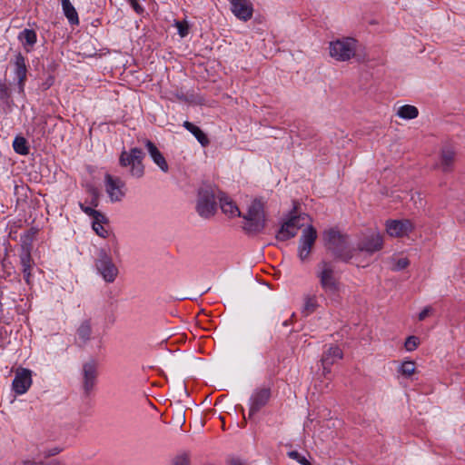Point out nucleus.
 Instances as JSON below:
<instances>
[{"instance_id": "1", "label": "nucleus", "mask_w": 465, "mask_h": 465, "mask_svg": "<svg viewBox=\"0 0 465 465\" xmlns=\"http://www.w3.org/2000/svg\"><path fill=\"white\" fill-rule=\"evenodd\" d=\"M322 239L325 247L337 258L348 262L353 257L355 249L350 246L347 234L335 228H330L322 232Z\"/></svg>"}, {"instance_id": "2", "label": "nucleus", "mask_w": 465, "mask_h": 465, "mask_svg": "<svg viewBox=\"0 0 465 465\" xmlns=\"http://www.w3.org/2000/svg\"><path fill=\"white\" fill-rule=\"evenodd\" d=\"M316 276L319 279L322 289L328 297L332 301H338L340 282L334 270V265L330 262L322 261L318 264Z\"/></svg>"}, {"instance_id": "3", "label": "nucleus", "mask_w": 465, "mask_h": 465, "mask_svg": "<svg viewBox=\"0 0 465 465\" xmlns=\"http://www.w3.org/2000/svg\"><path fill=\"white\" fill-rule=\"evenodd\" d=\"M241 217L244 220L242 229L247 233L256 234L262 232L266 224L263 203L260 199H254L248 207L247 213Z\"/></svg>"}, {"instance_id": "4", "label": "nucleus", "mask_w": 465, "mask_h": 465, "mask_svg": "<svg viewBox=\"0 0 465 465\" xmlns=\"http://www.w3.org/2000/svg\"><path fill=\"white\" fill-rule=\"evenodd\" d=\"M144 153L142 149L134 147L129 151H123L119 157V164L128 168L129 174L134 178H141L144 174L143 160Z\"/></svg>"}, {"instance_id": "5", "label": "nucleus", "mask_w": 465, "mask_h": 465, "mask_svg": "<svg viewBox=\"0 0 465 465\" xmlns=\"http://www.w3.org/2000/svg\"><path fill=\"white\" fill-rule=\"evenodd\" d=\"M296 207L289 214V217L284 221L276 233V239L282 242L293 238L298 231L303 227L307 221L310 220L309 216L305 213L296 214Z\"/></svg>"}, {"instance_id": "6", "label": "nucleus", "mask_w": 465, "mask_h": 465, "mask_svg": "<svg viewBox=\"0 0 465 465\" xmlns=\"http://www.w3.org/2000/svg\"><path fill=\"white\" fill-rule=\"evenodd\" d=\"M94 265L97 272L104 282L111 283L117 278L119 273L118 268L105 249L102 248L98 251Z\"/></svg>"}, {"instance_id": "7", "label": "nucleus", "mask_w": 465, "mask_h": 465, "mask_svg": "<svg viewBox=\"0 0 465 465\" xmlns=\"http://www.w3.org/2000/svg\"><path fill=\"white\" fill-rule=\"evenodd\" d=\"M383 236L378 230H367L361 232L357 242L356 251L373 254L383 248Z\"/></svg>"}, {"instance_id": "8", "label": "nucleus", "mask_w": 465, "mask_h": 465, "mask_svg": "<svg viewBox=\"0 0 465 465\" xmlns=\"http://www.w3.org/2000/svg\"><path fill=\"white\" fill-rule=\"evenodd\" d=\"M330 55L340 62H346L356 54V41L353 38H342L332 41L329 45Z\"/></svg>"}, {"instance_id": "9", "label": "nucleus", "mask_w": 465, "mask_h": 465, "mask_svg": "<svg viewBox=\"0 0 465 465\" xmlns=\"http://www.w3.org/2000/svg\"><path fill=\"white\" fill-rule=\"evenodd\" d=\"M196 211L201 217L210 218L216 211L214 190L210 185H203L198 191Z\"/></svg>"}, {"instance_id": "10", "label": "nucleus", "mask_w": 465, "mask_h": 465, "mask_svg": "<svg viewBox=\"0 0 465 465\" xmlns=\"http://www.w3.org/2000/svg\"><path fill=\"white\" fill-rule=\"evenodd\" d=\"M104 182L105 192L112 203L121 202L125 197L127 187L121 177L107 173Z\"/></svg>"}, {"instance_id": "11", "label": "nucleus", "mask_w": 465, "mask_h": 465, "mask_svg": "<svg viewBox=\"0 0 465 465\" xmlns=\"http://www.w3.org/2000/svg\"><path fill=\"white\" fill-rule=\"evenodd\" d=\"M316 239V229L312 225L306 226L302 231L298 245V257L302 262L308 260Z\"/></svg>"}, {"instance_id": "12", "label": "nucleus", "mask_w": 465, "mask_h": 465, "mask_svg": "<svg viewBox=\"0 0 465 465\" xmlns=\"http://www.w3.org/2000/svg\"><path fill=\"white\" fill-rule=\"evenodd\" d=\"M414 229V225L408 219L403 220H387L385 230L389 236L401 238L408 236Z\"/></svg>"}, {"instance_id": "13", "label": "nucleus", "mask_w": 465, "mask_h": 465, "mask_svg": "<svg viewBox=\"0 0 465 465\" xmlns=\"http://www.w3.org/2000/svg\"><path fill=\"white\" fill-rule=\"evenodd\" d=\"M13 64L14 74L17 80L18 92L24 94L28 72L26 59L21 53H17L13 60Z\"/></svg>"}, {"instance_id": "14", "label": "nucleus", "mask_w": 465, "mask_h": 465, "mask_svg": "<svg viewBox=\"0 0 465 465\" xmlns=\"http://www.w3.org/2000/svg\"><path fill=\"white\" fill-rule=\"evenodd\" d=\"M271 390L269 388L256 389L250 398L249 418L256 414L269 401Z\"/></svg>"}, {"instance_id": "15", "label": "nucleus", "mask_w": 465, "mask_h": 465, "mask_svg": "<svg viewBox=\"0 0 465 465\" xmlns=\"http://www.w3.org/2000/svg\"><path fill=\"white\" fill-rule=\"evenodd\" d=\"M343 358L341 349L337 345H330L322 353L321 362L323 375L331 373V366Z\"/></svg>"}, {"instance_id": "16", "label": "nucleus", "mask_w": 465, "mask_h": 465, "mask_svg": "<svg viewBox=\"0 0 465 465\" xmlns=\"http://www.w3.org/2000/svg\"><path fill=\"white\" fill-rule=\"evenodd\" d=\"M32 385V372L27 369H22L15 372L12 382L14 391L22 395L25 394Z\"/></svg>"}, {"instance_id": "17", "label": "nucleus", "mask_w": 465, "mask_h": 465, "mask_svg": "<svg viewBox=\"0 0 465 465\" xmlns=\"http://www.w3.org/2000/svg\"><path fill=\"white\" fill-rule=\"evenodd\" d=\"M97 379V365L94 361L83 365V389L88 395L95 386Z\"/></svg>"}, {"instance_id": "18", "label": "nucleus", "mask_w": 465, "mask_h": 465, "mask_svg": "<svg viewBox=\"0 0 465 465\" xmlns=\"http://www.w3.org/2000/svg\"><path fill=\"white\" fill-rule=\"evenodd\" d=\"M232 14L240 20L248 21L252 18L253 8L250 0H230Z\"/></svg>"}, {"instance_id": "19", "label": "nucleus", "mask_w": 465, "mask_h": 465, "mask_svg": "<svg viewBox=\"0 0 465 465\" xmlns=\"http://www.w3.org/2000/svg\"><path fill=\"white\" fill-rule=\"evenodd\" d=\"M456 152L452 145L446 144L440 149L439 162L436 167L440 169L443 173H450L452 171Z\"/></svg>"}, {"instance_id": "20", "label": "nucleus", "mask_w": 465, "mask_h": 465, "mask_svg": "<svg viewBox=\"0 0 465 465\" xmlns=\"http://www.w3.org/2000/svg\"><path fill=\"white\" fill-rule=\"evenodd\" d=\"M144 145L153 162L162 172L167 173L169 170L168 163L157 146L150 140H146Z\"/></svg>"}, {"instance_id": "21", "label": "nucleus", "mask_w": 465, "mask_h": 465, "mask_svg": "<svg viewBox=\"0 0 465 465\" xmlns=\"http://www.w3.org/2000/svg\"><path fill=\"white\" fill-rule=\"evenodd\" d=\"M220 206L223 213L230 217H241L242 213L235 203L225 193H221L218 195Z\"/></svg>"}, {"instance_id": "22", "label": "nucleus", "mask_w": 465, "mask_h": 465, "mask_svg": "<svg viewBox=\"0 0 465 465\" xmlns=\"http://www.w3.org/2000/svg\"><path fill=\"white\" fill-rule=\"evenodd\" d=\"M20 263L22 266V272L24 274V279L27 284L31 283V276H32V268L35 264L30 252L29 251H24L23 253L20 255Z\"/></svg>"}, {"instance_id": "23", "label": "nucleus", "mask_w": 465, "mask_h": 465, "mask_svg": "<svg viewBox=\"0 0 465 465\" xmlns=\"http://www.w3.org/2000/svg\"><path fill=\"white\" fill-rule=\"evenodd\" d=\"M17 38L27 53L31 52L37 41L36 33L32 29H24L19 33Z\"/></svg>"}, {"instance_id": "24", "label": "nucleus", "mask_w": 465, "mask_h": 465, "mask_svg": "<svg viewBox=\"0 0 465 465\" xmlns=\"http://www.w3.org/2000/svg\"><path fill=\"white\" fill-rule=\"evenodd\" d=\"M183 126L196 138L202 146L206 147L209 145L210 140L208 139L207 135L200 129V127L196 126L189 121H184Z\"/></svg>"}, {"instance_id": "25", "label": "nucleus", "mask_w": 465, "mask_h": 465, "mask_svg": "<svg viewBox=\"0 0 465 465\" xmlns=\"http://www.w3.org/2000/svg\"><path fill=\"white\" fill-rule=\"evenodd\" d=\"M63 13L72 25L79 24L78 14L70 0H61Z\"/></svg>"}, {"instance_id": "26", "label": "nucleus", "mask_w": 465, "mask_h": 465, "mask_svg": "<svg viewBox=\"0 0 465 465\" xmlns=\"http://www.w3.org/2000/svg\"><path fill=\"white\" fill-rule=\"evenodd\" d=\"M77 338L83 342L86 343L91 340L92 336V323L91 320H84L76 330Z\"/></svg>"}, {"instance_id": "27", "label": "nucleus", "mask_w": 465, "mask_h": 465, "mask_svg": "<svg viewBox=\"0 0 465 465\" xmlns=\"http://www.w3.org/2000/svg\"><path fill=\"white\" fill-rule=\"evenodd\" d=\"M396 114L401 119L412 120L418 117L419 110L414 105L405 104L398 108Z\"/></svg>"}, {"instance_id": "28", "label": "nucleus", "mask_w": 465, "mask_h": 465, "mask_svg": "<svg viewBox=\"0 0 465 465\" xmlns=\"http://www.w3.org/2000/svg\"><path fill=\"white\" fill-rule=\"evenodd\" d=\"M319 307L318 298L316 295H306L303 298V306L302 309V313L305 316H308L313 313L316 309Z\"/></svg>"}, {"instance_id": "29", "label": "nucleus", "mask_w": 465, "mask_h": 465, "mask_svg": "<svg viewBox=\"0 0 465 465\" xmlns=\"http://www.w3.org/2000/svg\"><path fill=\"white\" fill-rule=\"evenodd\" d=\"M107 223V219L104 215V219L92 221V228L97 235L102 238H107L110 234L109 230L104 226Z\"/></svg>"}, {"instance_id": "30", "label": "nucleus", "mask_w": 465, "mask_h": 465, "mask_svg": "<svg viewBox=\"0 0 465 465\" xmlns=\"http://www.w3.org/2000/svg\"><path fill=\"white\" fill-rule=\"evenodd\" d=\"M13 148L15 152L20 155H27L29 153V147L25 138L16 136L13 142Z\"/></svg>"}, {"instance_id": "31", "label": "nucleus", "mask_w": 465, "mask_h": 465, "mask_svg": "<svg viewBox=\"0 0 465 465\" xmlns=\"http://www.w3.org/2000/svg\"><path fill=\"white\" fill-rule=\"evenodd\" d=\"M415 362L412 361H405L401 363L399 371L405 377L409 378L415 372Z\"/></svg>"}, {"instance_id": "32", "label": "nucleus", "mask_w": 465, "mask_h": 465, "mask_svg": "<svg viewBox=\"0 0 465 465\" xmlns=\"http://www.w3.org/2000/svg\"><path fill=\"white\" fill-rule=\"evenodd\" d=\"M79 206L85 214L93 219V221L104 219V214L101 212L96 211L92 207L85 206L84 203H79Z\"/></svg>"}, {"instance_id": "33", "label": "nucleus", "mask_w": 465, "mask_h": 465, "mask_svg": "<svg viewBox=\"0 0 465 465\" xmlns=\"http://www.w3.org/2000/svg\"><path fill=\"white\" fill-rule=\"evenodd\" d=\"M419 344H420V339L416 336L411 335L406 339L405 343H404V348L408 351H413L414 350H416L418 348Z\"/></svg>"}, {"instance_id": "34", "label": "nucleus", "mask_w": 465, "mask_h": 465, "mask_svg": "<svg viewBox=\"0 0 465 465\" xmlns=\"http://www.w3.org/2000/svg\"><path fill=\"white\" fill-rule=\"evenodd\" d=\"M287 455L290 459L296 460L302 465H311L310 461L306 459V457L297 450H291L287 453Z\"/></svg>"}, {"instance_id": "35", "label": "nucleus", "mask_w": 465, "mask_h": 465, "mask_svg": "<svg viewBox=\"0 0 465 465\" xmlns=\"http://www.w3.org/2000/svg\"><path fill=\"white\" fill-rule=\"evenodd\" d=\"M174 25L177 28L178 35L181 37H185L189 34V25L186 20L175 21Z\"/></svg>"}, {"instance_id": "36", "label": "nucleus", "mask_w": 465, "mask_h": 465, "mask_svg": "<svg viewBox=\"0 0 465 465\" xmlns=\"http://www.w3.org/2000/svg\"><path fill=\"white\" fill-rule=\"evenodd\" d=\"M410 264L408 258H399L393 260L392 270L399 272L405 269Z\"/></svg>"}, {"instance_id": "37", "label": "nucleus", "mask_w": 465, "mask_h": 465, "mask_svg": "<svg viewBox=\"0 0 465 465\" xmlns=\"http://www.w3.org/2000/svg\"><path fill=\"white\" fill-rule=\"evenodd\" d=\"M173 465H190L189 456L185 453L176 456L173 460Z\"/></svg>"}, {"instance_id": "38", "label": "nucleus", "mask_w": 465, "mask_h": 465, "mask_svg": "<svg viewBox=\"0 0 465 465\" xmlns=\"http://www.w3.org/2000/svg\"><path fill=\"white\" fill-rule=\"evenodd\" d=\"M9 96L10 93L7 84L0 80V99H7Z\"/></svg>"}, {"instance_id": "39", "label": "nucleus", "mask_w": 465, "mask_h": 465, "mask_svg": "<svg viewBox=\"0 0 465 465\" xmlns=\"http://www.w3.org/2000/svg\"><path fill=\"white\" fill-rule=\"evenodd\" d=\"M128 3L131 5L133 9L138 14H143L144 9L143 7L139 4V0H128Z\"/></svg>"}, {"instance_id": "40", "label": "nucleus", "mask_w": 465, "mask_h": 465, "mask_svg": "<svg viewBox=\"0 0 465 465\" xmlns=\"http://www.w3.org/2000/svg\"><path fill=\"white\" fill-rule=\"evenodd\" d=\"M431 312V308L430 306L425 307L420 313H419V321H424L426 317L430 314Z\"/></svg>"}, {"instance_id": "41", "label": "nucleus", "mask_w": 465, "mask_h": 465, "mask_svg": "<svg viewBox=\"0 0 465 465\" xmlns=\"http://www.w3.org/2000/svg\"><path fill=\"white\" fill-rule=\"evenodd\" d=\"M229 465H245L244 463H242V461L240 460H233L230 462Z\"/></svg>"}]
</instances>
